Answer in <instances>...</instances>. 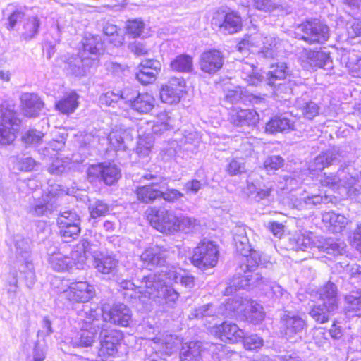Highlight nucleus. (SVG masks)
I'll use <instances>...</instances> for the list:
<instances>
[{
	"label": "nucleus",
	"instance_id": "25",
	"mask_svg": "<svg viewBox=\"0 0 361 361\" xmlns=\"http://www.w3.org/2000/svg\"><path fill=\"white\" fill-rule=\"evenodd\" d=\"M314 235L309 231L299 232L295 233L290 239V245L295 250L305 251L313 247H317L318 243L313 240Z\"/></svg>",
	"mask_w": 361,
	"mask_h": 361
},
{
	"label": "nucleus",
	"instance_id": "10",
	"mask_svg": "<svg viewBox=\"0 0 361 361\" xmlns=\"http://www.w3.org/2000/svg\"><path fill=\"white\" fill-rule=\"evenodd\" d=\"M102 316V324H106L109 322L114 324L122 326H128L131 321L132 314L130 309L123 303L114 305L111 310H106L103 308L98 310Z\"/></svg>",
	"mask_w": 361,
	"mask_h": 361
},
{
	"label": "nucleus",
	"instance_id": "57",
	"mask_svg": "<svg viewBox=\"0 0 361 361\" xmlns=\"http://www.w3.org/2000/svg\"><path fill=\"white\" fill-rule=\"evenodd\" d=\"M243 256L246 257V264L240 267L242 270H244V269H255V267L265 264L263 262L262 254L257 250L251 249L247 255Z\"/></svg>",
	"mask_w": 361,
	"mask_h": 361
},
{
	"label": "nucleus",
	"instance_id": "51",
	"mask_svg": "<svg viewBox=\"0 0 361 361\" xmlns=\"http://www.w3.org/2000/svg\"><path fill=\"white\" fill-rule=\"evenodd\" d=\"M296 106L301 111L302 116L309 120H312L319 114V107L312 101L305 102L299 99L296 102Z\"/></svg>",
	"mask_w": 361,
	"mask_h": 361
},
{
	"label": "nucleus",
	"instance_id": "30",
	"mask_svg": "<svg viewBox=\"0 0 361 361\" xmlns=\"http://www.w3.org/2000/svg\"><path fill=\"white\" fill-rule=\"evenodd\" d=\"M61 59L64 63V70L68 73L76 77L85 76V71L78 54H67L63 55Z\"/></svg>",
	"mask_w": 361,
	"mask_h": 361
},
{
	"label": "nucleus",
	"instance_id": "61",
	"mask_svg": "<svg viewBox=\"0 0 361 361\" xmlns=\"http://www.w3.org/2000/svg\"><path fill=\"white\" fill-rule=\"evenodd\" d=\"M71 164L68 159H63L57 157L48 167V171L53 175H61L70 169Z\"/></svg>",
	"mask_w": 361,
	"mask_h": 361
},
{
	"label": "nucleus",
	"instance_id": "27",
	"mask_svg": "<svg viewBox=\"0 0 361 361\" xmlns=\"http://www.w3.org/2000/svg\"><path fill=\"white\" fill-rule=\"evenodd\" d=\"M50 193L44 195L40 199L35 201L29 210L32 215L41 216L51 212L54 207L55 200L53 197H50Z\"/></svg>",
	"mask_w": 361,
	"mask_h": 361
},
{
	"label": "nucleus",
	"instance_id": "38",
	"mask_svg": "<svg viewBox=\"0 0 361 361\" xmlns=\"http://www.w3.org/2000/svg\"><path fill=\"white\" fill-rule=\"evenodd\" d=\"M279 42V39L272 35H263L260 49L257 51L259 57L273 59L276 55L275 49Z\"/></svg>",
	"mask_w": 361,
	"mask_h": 361
},
{
	"label": "nucleus",
	"instance_id": "22",
	"mask_svg": "<svg viewBox=\"0 0 361 361\" xmlns=\"http://www.w3.org/2000/svg\"><path fill=\"white\" fill-rule=\"evenodd\" d=\"M282 322L284 326V334L288 339L302 332L306 326L305 320L300 316L295 314L284 315Z\"/></svg>",
	"mask_w": 361,
	"mask_h": 361
},
{
	"label": "nucleus",
	"instance_id": "24",
	"mask_svg": "<svg viewBox=\"0 0 361 361\" xmlns=\"http://www.w3.org/2000/svg\"><path fill=\"white\" fill-rule=\"evenodd\" d=\"M40 25V19L37 16L25 18L19 32L20 39L26 42L34 39L39 33Z\"/></svg>",
	"mask_w": 361,
	"mask_h": 361
},
{
	"label": "nucleus",
	"instance_id": "21",
	"mask_svg": "<svg viewBox=\"0 0 361 361\" xmlns=\"http://www.w3.org/2000/svg\"><path fill=\"white\" fill-rule=\"evenodd\" d=\"M338 156V152L336 149H329L323 152L316 157L310 164L309 170L311 172L322 171L337 161Z\"/></svg>",
	"mask_w": 361,
	"mask_h": 361
},
{
	"label": "nucleus",
	"instance_id": "16",
	"mask_svg": "<svg viewBox=\"0 0 361 361\" xmlns=\"http://www.w3.org/2000/svg\"><path fill=\"white\" fill-rule=\"evenodd\" d=\"M17 263L20 272H27L31 279L34 278L33 265L30 260V246L27 240L20 237L15 239Z\"/></svg>",
	"mask_w": 361,
	"mask_h": 361
},
{
	"label": "nucleus",
	"instance_id": "52",
	"mask_svg": "<svg viewBox=\"0 0 361 361\" xmlns=\"http://www.w3.org/2000/svg\"><path fill=\"white\" fill-rule=\"evenodd\" d=\"M225 311L221 309V305L219 306L214 305L213 304L204 305L195 310L192 314L194 317L203 318L218 317L219 315L224 316Z\"/></svg>",
	"mask_w": 361,
	"mask_h": 361
},
{
	"label": "nucleus",
	"instance_id": "36",
	"mask_svg": "<svg viewBox=\"0 0 361 361\" xmlns=\"http://www.w3.org/2000/svg\"><path fill=\"white\" fill-rule=\"evenodd\" d=\"M322 222L326 227L331 228L333 232H340L345 227L347 219L343 215L326 212L322 214Z\"/></svg>",
	"mask_w": 361,
	"mask_h": 361
},
{
	"label": "nucleus",
	"instance_id": "47",
	"mask_svg": "<svg viewBox=\"0 0 361 361\" xmlns=\"http://www.w3.org/2000/svg\"><path fill=\"white\" fill-rule=\"evenodd\" d=\"M247 304L246 311L243 316L250 322L257 324L264 318V313L262 307L252 300Z\"/></svg>",
	"mask_w": 361,
	"mask_h": 361
},
{
	"label": "nucleus",
	"instance_id": "14",
	"mask_svg": "<svg viewBox=\"0 0 361 361\" xmlns=\"http://www.w3.org/2000/svg\"><path fill=\"white\" fill-rule=\"evenodd\" d=\"M185 86V83L183 78H171L167 83L161 86L160 90L161 100L168 104L178 103L183 95Z\"/></svg>",
	"mask_w": 361,
	"mask_h": 361
},
{
	"label": "nucleus",
	"instance_id": "6",
	"mask_svg": "<svg viewBox=\"0 0 361 361\" xmlns=\"http://www.w3.org/2000/svg\"><path fill=\"white\" fill-rule=\"evenodd\" d=\"M145 179L153 180L154 181L149 185L138 187L135 193L137 200L145 204L152 203L157 199L161 198V190L166 188V178L164 177H157L149 173L144 176Z\"/></svg>",
	"mask_w": 361,
	"mask_h": 361
},
{
	"label": "nucleus",
	"instance_id": "23",
	"mask_svg": "<svg viewBox=\"0 0 361 361\" xmlns=\"http://www.w3.org/2000/svg\"><path fill=\"white\" fill-rule=\"evenodd\" d=\"M319 295L327 310L335 311L338 308L337 287L334 283L328 282L319 289Z\"/></svg>",
	"mask_w": 361,
	"mask_h": 361
},
{
	"label": "nucleus",
	"instance_id": "64",
	"mask_svg": "<svg viewBox=\"0 0 361 361\" xmlns=\"http://www.w3.org/2000/svg\"><path fill=\"white\" fill-rule=\"evenodd\" d=\"M345 300L348 311L361 310V290L350 292L345 296Z\"/></svg>",
	"mask_w": 361,
	"mask_h": 361
},
{
	"label": "nucleus",
	"instance_id": "41",
	"mask_svg": "<svg viewBox=\"0 0 361 361\" xmlns=\"http://www.w3.org/2000/svg\"><path fill=\"white\" fill-rule=\"evenodd\" d=\"M72 259L60 252H54L49 255V263L57 271L68 270L72 266Z\"/></svg>",
	"mask_w": 361,
	"mask_h": 361
},
{
	"label": "nucleus",
	"instance_id": "54",
	"mask_svg": "<svg viewBox=\"0 0 361 361\" xmlns=\"http://www.w3.org/2000/svg\"><path fill=\"white\" fill-rule=\"evenodd\" d=\"M127 133L121 130H114L109 135V141L111 146L116 151L126 150L125 139Z\"/></svg>",
	"mask_w": 361,
	"mask_h": 361
},
{
	"label": "nucleus",
	"instance_id": "42",
	"mask_svg": "<svg viewBox=\"0 0 361 361\" xmlns=\"http://www.w3.org/2000/svg\"><path fill=\"white\" fill-rule=\"evenodd\" d=\"M345 247L344 242L334 239L325 240L324 243H319L317 245L319 250L331 255H343L345 251Z\"/></svg>",
	"mask_w": 361,
	"mask_h": 361
},
{
	"label": "nucleus",
	"instance_id": "63",
	"mask_svg": "<svg viewBox=\"0 0 361 361\" xmlns=\"http://www.w3.org/2000/svg\"><path fill=\"white\" fill-rule=\"evenodd\" d=\"M209 350L212 352L214 361H227L229 355L231 354L227 348L217 343H211Z\"/></svg>",
	"mask_w": 361,
	"mask_h": 361
},
{
	"label": "nucleus",
	"instance_id": "3",
	"mask_svg": "<svg viewBox=\"0 0 361 361\" xmlns=\"http://www.w3.org/2000/svg\"><path fill=\"white\" fill-rule=\"evenodd\" d=\"M101 312L98 309L85 306L78 312V319L82 326L80 332L73 338L72 344L74 347H89L94 342L98 331L101 326Z\"/></svg>",
	"mask_w": 361,
	"mask_h": 361
},
{
	"label": "nucleus",
	"instance_id": "60",
	"mask_svg": "<svg viewBox=\"0 0 361 361\" xmlns=\"http://www.w3.org/2000/svg\"><path fill=\"white\" fill-rule=\"evenodd\" d=\"M334 312L327 310L326 305L322 303V305H314L310 312V314L316 322L324 324L329 320V314Z\"/></svg>",
	"mask_w": 361,
	"mask_h": 361
},
{
	"label": "nucleus",
	"instance_id": "40",
	"mask_svg": "<svg viewBox=\"0 0 361 361\" xmlns=\"http://www.w3.org/2000/svg\"><path fill=\"white\" fill-rule=\"evenodd\" d=\"M253 6L264 12H273L275 11L288 12L289 7L276 0H253Z\"/></svg>",
	"mask_w": 361,
	"mask_h": 361
},
{
	"label": "nucleus",
	"instance_id": "12",
	"mask_svg": "<svg viewBox=\"0 0 361 361\" xmlns=\"http://www.w3.org/2000/svg\"><path fill=\"white\" fill-rule=\"evenodd\" d=\"M356 178L343 170L338 171L336 174L324 173L321 177L322 185L329 187L333 190L343 189L346 193L350 191V188L356 183Z\"/></svg>",
	"mask_w": 361,
	"mask_h": 361
},
{
	"label": "nucleus",
	"instance_id": "18",
	"mask_svg": "<svg viewBox=\"0 0 361 361\" xmlns=\"http://www.w3.org/2000/svg\"><path fill=\"white\" fill-rule=\"evenodd\" d=\"M212 332L222 341H228L230 343H236L242 341L245 332L236 324L228 322L221 325L214 326Z\"/></svg>",
	"mask_w": 361,
	"mask_h": 361
},
{
	"label": "nucleus",
	"instance_id": "9",
	"mask_svg": "<svg viewBox=\"0 0 361 361\" xmlns=\"http://www.w3.org/2000/svg\"><path fill=\"white\" fill-rule=\"evenodd\" d=\"M214 24L219 27V31L225 35H232L242 28V18L234 11L226 12L219 10L213 18Z\"/></svg>",
	"mask_w": 361,
	"mask_h": 361
},
{
	"label": "nucleus",
	"instance_id": "5",
	"mask_svg": "<svg viewBox=\"0 0 361 361\" xmlns=\"http://www.w3.org/2000/svg\"><path fill=\"white\" fill-rule=\"evenodd\" d=\"M218 256L217 245L212 241L203 240L195 248L192 262L200 269H207L216 264Z\"/></svg>",
	"mask_w": 361,
	"mask_h": 361
},
{
	"label": "nucleus",
	"instance_id": "48",
	"mask_svg": "<svg viewBox=\"0 0 361 361\" xmlns=\"http://www.w3.org/2000/svg\"><path fill=\"white\" fill-rule=\"evenodd\" d=\"M173 119L168 114L161 113L158 116L157 121L152 126V133L157 135H161L173 128Z\"/></svg>",
	"mask_w": 361,
	"mask_h": 361
},
{
	"label": "nucleus",
	"instance_id": "7",
	"mask_svg": "<svg viewBox=\"0 0 361 361\" xmlns=\"http://www.w3.org/2000/svg\"><path fill=\"white\" fill-rule=\"evenodd\" d=\"M244 274L238 277H235L230 283V286L226 288V293L231 294L233 291L239 289H246L254 287H259L262 290V287L265 286L267 279L263 278L262 274L257 271V269H246L243 270Z\"/></svg>",
	"mask_w": 361,
	"mask_h": 361
},
{
	"label": "nucleus",
	"instance_id": "13",
	"mask_svg": "<svg viewBox=\"0 0 361 361\" xmlns=\"http://www.w3.org/2000/svg\"><path fill=\"white\" fill-rule=\"evenodd\" d=\"M89 178H100L106 185H113L121 177L120 169L113 164H99L91 166L87 171Z\"/></svg>",
	"mask_w": 361,
	"mask_h": 361
},
{
	"label": "nucleus",
	"instance_id": "1",
	"mask_svg": "<svg viewBox=\"0 0 361 361\" xmlns=\"http://www.w3.org/2000/svg\"><path fill=\"white\" fill-rule=\"evenodd\" d=\"M169 250L159 246L149 247L141 254L140 260L143 265L149 269L156 267H163L160 271L149 274L142 280L145 285V290L142 293L143 300L145 298L152 299L154 301H161L160 295L164 294L166 287V279L168 278L169 266L167 259L169 257Z\"/></svg>",
	"mask_w": 361,
	"mask_h": 361
},
{
	"label": "nucleus",
	"instance_id": "45",
	"mask_svg": "<svg viewBox=\"0 0 361 361\" xmlns=\"http://www.w3.org/2000/svg\"><path fill=\"white\" fill-rule=\"evenodd\" d=\"M78 95L75 92H71L59 101L56 107L63 114H71L78 106Z\"/></svg>",
	"mask_w": 361,
	"mask_h": 361
},
{
	"label": "nucleus",
	"instance_id": "44",
	"mask_svg": "<svg viewBox=\"0 0 361 361\" xmlns=\"http://www.w3.org/2000/svg\"><path fill=\"white\" fill-rule=\"evenodd\" d=\"M341 61L345 63L349 72L355 77H361V57L355 52L343 55Z\"/></svg>",
	"mask_w": 361,
	"mask_h": 361
},
{
	"label": "nucleus",
	"instance_id": "37",
	"mask_svg": "<svg viewBox=\"0 0 361 361\" xmlns=\"http://www.w3.org/2000/svg\"><path fill=\"white\" fill-rule=\"evenodd\" d=\"M293 122L285 116H275L266 125V132L271 134L293 129Z\"/></svg>",
	"mask_w": 361,
	"mask_h": 361
},
{
	"label": "nucleus",
	"instance_id": "26",
	"mask_svg": "<svg viewBox=\"0 0 361 361\" xmlns=\"http://www.w3.org/2000/svg\"><path fill=\"white\" fill-rule=\"evenodd\" d=\"M233 233L236 251L241 255H247L251 250V246L247 235L246 227L237 225L233 229Z\"/></svg>",
	"mask_w": 361,
	"mask_h": 361
},
{
	"label": "nucleus",
	"instance_id": "43",
	"mask_svg": "<svg viewBox=\"0 0 361 361\" xmlns=\"http://www.w3.org/2000/svg\"><path fill=\"white\" fill-rule=\"evenodd\" d=\"M91 244L86 239H82L75 245L71 252V259L79 264L82 266L87 258V255L90 253Z\"/></svg>",
	"mask_w": 361,
	"mask_h": 361
},
{
	"label": "nucleus",
	"instance_id": "17",
	"mask_svg": "<svg viewBox=\"0 0 361 361\" xmlns=\"http://www.w3.org/2000/svg\"><path fill=\"white\" fill-rule=\"evenodd\" d=\"M224 64L222 54L216 49L203 52L199 59V66L203 72L214 74L219 71Z\"/></svg>",
	"mask_w": 361,
	"mask_h": 361
},
{
	"label": "nucleus",
	"instance_id": "2",
	"mask_svg": "<svg viewBox=\"0 0 361 361\" xmlns=\"http://www.w3.org/2000/svg\"><path fill=\"white\" fill-rule=\"evenodd\" d=\"M147 219L153 228L166 235H174L178 232L188 233L197 224L192 217L177 215L172 209L164 207L148 210Z\"/></svg>",
	"mask_w": 361,
	"mask_h": 361
},
{
	"label": "nucleus",
	"instance_id": "32",
	"mask_svg": "<svg viewBox=\"0 0 361 361\" xmlns=\"http://www.w3.org/2000/svg\"><path fill=\"white\" fill-rule=\"evenodd\" d=\"M154 97L147 93H138L130 108L140 114H147L154 106Z\"/></svg>",
	"mask_w": 361,
	"mask_h": 361
},
{
	"label": "nucleus",
	"instance_id": "20",
	"mask_svg": "<svg viewBox=\"0 0 361 361\" xmlns=\"http://www.w3.org/2000/svg\"><path fill=\"white\" fill-rule=\"evenodd\" d=\"M23 114L25 116L32 118L39 114L44 106L43 102L35 94L24 93L20 97Z\"/></svg>",
	"mask_w": 361,
	"mask_h": 361
},
{
	"label": "nucleus",
	"instance_id": "11",
	"mask_svg": "<svg viewBox=\"0 0 361 361\" xmlns=\"http://www.w3.org/2000/svg\"><path fill=\"white\" fill-rule=\"evenodd\" d=\"M61 293L71 302H86L93 298L94 288L86 281H77L71 283L68 288Z\"/></svg>",
	"mask_w": 361,
	"mask_h": 361
},
{
	"label": "nucleus",
	"instance_id": "29",
	"mask_svg": "<svg viewBox=\"0 0 361 361\" xmlns=\"http://www.w3.org/2000/svg\"><path fill=\"white\" fill-rule=\"evenodd\" d=\"M305 56L311 66L324 69L332 68V61L329 55L324 51L305 50Z\"/></svg>",
	"mask_w": 361,
	"mask_h": 361
},
{
	"label": "nucleus",
	"instance_id": "8",
	"mask_svg": "<svg viewBox=\"0 0 361 361\" xmlns=\"http://www.w3.org/2000/svg\"><path fill=\"white\" fill-rule=\"evenodd\" d=\"M100 345L99 355L100 357L112 356L118 351V346L123 338L121 331L116 329H107L106 324L100 326Z\"/></svg>",
	"mask_w": 361,
	"mask_h": 361
},
{
	"label": "nucleus",
	"instance_id": "19",
	"mask_svg": "<svg viewBox=\"0 0 361 361\" xmlns=\"http://www.w3.org/2000/svg\"><path fill=\"white\" fill-rule=\"evenodd\" d=\"M229 120L235 126H255L259 122V117L253 109H233L229 113Z\"/></svg>",
	"mask_w": 361,
	"mask_h": 361
},
{
	"label": "nucleus",
	"instance_id": "58",
	"mask_svg": "<svg viewBox=\"0 0 361 361\" xmlns=\"http://www.w3.org/2000/svg\"><path fill=\"white\" fill-rule=\"evenodd\" d=\"M18 128L0 124V144L4 145L11 144L16 138Z\"/></svg>",
	"mask_w": 361,
	"mask_h": 361
},
{
	"label": "nucleus",
	"instance_id": "31",
	"mask_svg": "<svg viewBox=\"0 0 361 361\" xmlns=\"http://www.w3.org/2000/svg\"><path fill=\"white\" fill-rule=\"evenodd\" d=\"M0 124L15 127H19L20 124L14 106L7 102H4L0 105Z\"/></svg>",
	"mask_w": 361,
	"mask_h": 361
},
{
	"label": "nucleus",
	"instance_id": "55",
	"mask_svg": "<svg viewBox=\"0 0 361 361\" xmlns=\"http://www.w3.org/2000/svg\"><path fill=\"white\" fill-rule=\"evenodd\" d=\"M169 279L174 281L176 283H180L182 286L191 288L195 285V278L187 273L181 274L173 270V268L169 267L167 273Z\"/></svg>",
	"mask_w": 361,
	"mask_h": 361
},
{
	"label": "nucleus",
	"instance_id": "56",
	"mask_svg": "<svg viewBox=\"0 0 361 361\" xmlns=\"http://www.w3.org/2000/svg\"><path fill=\"white\" fill-rule=\"evenodd\" d=\"M44 133L35 129H30L25 131L21 140L27 146H37L42 142Z\"/></svg>",
	"mask_w": 361,
	"mask_h": 361
},
{
	"label": "nucleus",
	"instance_id": "49",
	"mask_svg": "<svg viewBox=\"0 0 361 361\" xmlns=\"http://www.w3.org/2000/svg\"><path fill=\"white\" fill-rule=\"evenodd\" d=\"M118 265V261L111 256H104L94 259V266L99 272L104 274L112 273Z\"/></svg>",
	"mask_w": 361,
	"mask_h": 361
},
{
	"label": "nucleus",
	"instance_id": "53",
	"mask_svg": "<svg viewBox=\"0 0 361 361\" xmlns=\"http://www.w3.org/2000/svg\"><path fill=\"white\" fill-rule=\"evenodd\" d=\"M154 145V139L150 135L140 136L135 152L140 157H148Z\"/></svg>",
	"mask_w": 361,
	"mask_h": 361
},
{
	"label": "nucleus",
	"instance_id": "59",
	"mask_svg": "<svg viewBox=\"0 0 361 361\" xmlns=\"http://www.w3.org/2000/svg\"><path fill=\"white\" fill-rule=\"evenodd\" d=\"M116 283L121 290L131 291L132 293L130 294L131 298H138L140 301L143 302H146L145 300H143L142 293L140 290V288H137L130 280L118 277Z\"/></svg>",
	"mask_w": 361,
	"mask_h": 361
},
{
	"label": "nucleus",
	"instance_id": "15",
	"mask_svg": "<svg viewBox=\"0 0 361 361\" xmlns=\"http://www.w3.org/2000/svg\"><path fill=\"white\" fill-rule=\"evenodd\" d=\"M180 340L171 334H162L148 341L151 351H154L161 355H171L177 349Z\"/></svg>",
	"mask_w": 361,
	"mask_h": 361
},
{
	"label": "nucleus",
	"instance_id": "4",
	"mask_svg": "<svg viewBox=\"0 0 361 361\" xmlns=\"http://www.w3.org/2000/svg\"><path fill=\"white\" fill-rule=\"evenodd\" d=\"M295 33L298 39L310 44L323 43L329 37L328 26L317 20L300 25Z\"/></svg>",
	"mask_w": 361,
	"mask_h": 361
},
{
	"label": "nucleus",
	"instance_id": "34",
	"mask_svg": "<svg viewBox=\"0 0 361 361\" xmlns=\"http://www.w3.org/2000/svg\"><path fill=\"white\" fill-rule=\"evenodd\" d=\"M238 71L240 72L241 78L246 81L248 85L256 86L262 81L261 75L251 63L240 62Z\"/></svg>",
	"mask_w": 361,
	"mask_h": 361
},
{
	"label": "nucleus",
	"instance_id": "35",
	"mask_svg": "<svg viewBox=\"0 0 361 361\" xmlns=\"http://www.w3.org/2000/svg\"><path fill=\"white\" fill-rule=\"evenodd\" d=\"M200 342L184 343L180 352V361H200Z\"/></svg>",
	"mask_w": 361,
	"mask_h": 361
},
{
	"label": "nucleus",
	"instance_id": "39",
	"mask_svg": "<svg viewBox=\"0 0 361 361\" xmlns=\"http://www.w3.org/2000/svg\"><path fill=\"white\" fill-rule=\"evenodd\" d=\"M263 35L259 32L246 35L237 45V49L241 53H246L254 48L261 47Z\"/></svg>",
	"mask_w": 361,
	"mask_h": 361
},
{
	"label": "nucleus",
	"instance_id": "33",
	"mask_svg": "<svg viewBox=\"0 0 361 361\" xmlns=\"http://www.w3.org/2000/svg\"><path fill=\"white\" fill-rule=\"evenodd\" d=\"M288 75L287 66L285 63L272 64L267 73V82L270 86H276L279 82H283Z\"/></svg>",
	"mask_w": 361,
	"mask_h": 361
},
{
	"label": "nucleus",
	"instance_id": "62",
	"mask_svg": "<svg viewBox=\"0 0 361 361\" xmlns=\"http://www.w3.org/2000/svg\"><path fill=\"white\" fill-rule=\"evenodd\" d=\"M109 209V205L100 200H96L89 205L90 216L92 219H97L104 216L108 213Z\"/></svg>",
	"mask_w": 361,
	"mask_h": 361
},
{
	"label": "nucleus",
	"instance_id": "50",
	"mask_svg": "<svg viewBox=\"0 0 361 361\" xmlns=\"http://www.w3.org/2000/svg\"><path fill=\"white\" fill-rule=\"evenodd\" d=\"M83 49L82 51L90 54L99 55L103 47V43L99 36L90 35L86 37L82 42Z\"/></svg>",
	"mask_w": 361,
	"mask_h": 361
},
{
	"label": "nucleus",
	"instance_id": "46",
	"mask_svg": "<svg viewBox=\"0 0 361 361\" xmlns=\"http://www.w3.org/2000/svg\"><path fill=\"white\" fill-rule=\"evenodd\" d=\"M170 67L177 72L189 73L193 68L192 58L187 54H180L171 61Z\"/></svg>",
	"mask_w": 361,
	"mask_h": 361
},
{
	"label": "nucleus",
	"instance_id": "28",
	"mask_svg": "<svg viewBox=\"0 0 361 361\" xmlns=\"http://www.w3.org/2000/svg\"><path fill=\"white\" fill-rule=\"evenodd\" d=\"M249 302L250 300L240 297L228 299L225 304L221 305V309L225 311L224 316L231 317L236 314L243 315L247 308L246 303Z\"/></svg>",
	"mask_w": 361,
	"mask_h": 361
}]
</instances>
